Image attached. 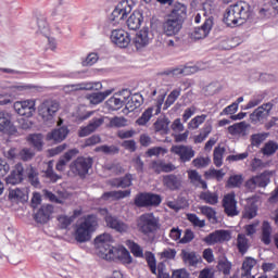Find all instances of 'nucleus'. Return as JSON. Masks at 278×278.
<instances>
[{"label": "nucleus", "instance_id": "nucleus-6", "mask_svg": "<svg viewBox=\"0 0 278 278\" xmlns=\"http://www.w3.org/2000/svg\"><path fill=\"white\" fill-rule=\"evenodd\" d=\"M109 262H121L122 264H131L134 258H131V253L127 251L125 247L112 248L108 251L106 257Z\"/></svg>", "mask_w": 278, "mask_h": 278}, {"label": "nucleus", "instance_id": "nucleus-18", "mask_svg": "<svg viewBox=\"0 0 278 278\" xmlns=\"http://www.w3.org/2000/svg\"><path fill=\"white\" fill-rule=\"evenodd\" d=\"M237 205H238V202L236 201L235 192L228 193L224 197L223 207H224V212H225V214H227V216L233 217V216H238V214H240V212H238Z\"/></svg>", "mask_w": 278, "mask_h": 278}, {"label": "nucleus", "instance_id": "nucleus-59", "mask_svg": "<svg viewBox=\"0 0 278 278\" xmlns=\"http://www.w3.org/2000/svg\"><path fill=\"white\" fill-rule=\"evenodd\" d=\"M94 114V111H85V112H80L77 113L75 115V123H84V121H88V118H90V116H92Z\"/></svg>", "mask_w": 278, "mask_h": 278}, {"label": "nucleus", "instance_id": "nucleus-24", "mask_svg": "<svg viewBox=\"0 0 278 278\" xmlns=\"http://www.w3.org/2000/svg\"><path fill=\"white\" fill-rule=\"evenodd\" d=\"M0 116V131L8 134L9 136H18V129L8 117H5V112L1 113Z\"/></svg>", "mask_w": 278, "mask_h": 278}, {"label": "nucleus", "instance_id": "nucleus-15", "mask_svg": "<svg viewBox=\"0 0 278 278\" xmlns=\"http://www.w3.org/2000/svg\"><path fill=\"white\" fill-rule=\"evenodd\" d=\"M122 98L112 97L106 101V106L109 110L116 112L123 108V105L129 103V99H131V91L124 89L121 92Z\"/></svg>", "mask_w": 278, "mask_h": 278}, {"label": "nucleus", "instance_id": "nucleus-50", "mask_svg": "<svg viewBox=\"0 0 278 278\" xmlns=\"http://www.w3.org/2000/svg\"><path fill=\"white\" fill-rule=\"evenodd\" d=\"M10 201H25V191L16 188L9 191Z\"/></svg>", "mask_w": 278, "mask_h": 278}, {"label": "nucleus", "instance_id": "nucleus-1", "mask_svg": "<svg viewBox=\"0 0 278 278\" xmlns=\"http://www.w3.org/2000/svg\"><path fill=\"white\" fill-rule=\"evenodd\" d=\"M99 228V218L94 214L87 215L74 228V239L78 244L92 240V233Z\"/></svg>", "mask_w": 278, "mask_h": 278}, {"label": "nucleus", "instance_id": "nucleus-62", "mask_svg": "<svg viewBox=\"0 0 278 278\" xmlns=\"http://www.w3.org/2000/svg\"><path fill=\"white\" fill-rule=\"evenodd\" d=\"M35 155L36 154L34 153V151L28 148H24L20 152V157L21 160H23V162H29V160H31Z\"/></svg>", "mask_w": 278, "mask_h": 278}, {"label": "nucleus", "instance_id": "nucleus-43", "mask_svg": "<svg viewBox=\"0 0 278 278\" xmlns=\"http://www.w3.org/2000/svg\"><path fill=\"white\" fill-rule=\"evenodd\" d=\"M96 153H104L105 155H117L121 152V149L116 146H99L94 149Z\"/></svg>", "mask_w": 278, "mask_h": 278}, {"label": "nucleus", "instance_id": "nucleus-52", "mask_svg": "<svg viewBox=\"0 0 278 278\" xmlns=\"http://www.w3.org/2000/svg\"><path fill=\"white\" fill-rule=\"evenodd\" d=\"M212 27H214V16H210L208 18H206L203 25L199 27V29H201L204 35L210 36Z\"/></svg>", "mask_w": 278, "mask_h": 278}, {"label": "nucleus", "instance_id": "nucleus-49", "mask_svg": "<svg viewBox=\"0 0 278 278\" xmlns=\"http://www.w3.org/2000/svg\"><path fill=\"white\" fill-rule=\"evenodd\" d=\"M205 118H207V115L205 114L193 117L188 124V129H199V125H203Z\"/></svg>", "mask_w": 278, "mask_h": 278}, {"label": "nucleus", "instance_id": "nucleus-34", "mask_svg": "<svg viewBox=\"0 0 278 278\" xmlns=\"http://www.w3.org/2000/svg\"><path fill=\"white\" fill-rule=\"evenodd\" d=\"M112 188H129L131 186V175L126 174L123 178H113L110 180Z\"/></svg>", "mask_w": 278, "mask_h": 278}, {"label": "nucleus", "instance_id": "nucleus-10", "mask_svg": "<svg viewBox=\"0 0 278 278\" xmlns=\"http://www.w3.org/2000/svg\"><path fill=\"white\" fill-rule=\"evenodd\" d=\"M58 3L51 12V17L53 21H59L60 23H71L73 21V14L68 7L64 5V0H58Z\"/></svg>", "mask_w": 278, "mask_h": 278}, {"label": "nucleus", "instance_id": "nucleus-38", "mask_svg": "<svg viewBox=\"0 0 278 278\" xmlns=\"http://www.w3.org/2000/svg\"><path fill=\"white\" fill-rule=\"evenodd\" d=\"M278 151V143L277 141L269 140L267 141L264 147L261 149V153L263 155H266L267 157H270V155H275Z\"/></svg>", "mask_w": 278, "mask_h": 278}, {"label": "nucleus", "instance_id": "nucleus-55", "mask_svg": "<svg viewBox=\"0 0 278 278\" xmlns=\"http://www.w3.org/2000/svg\"><path fill=\"white\" fill-rule=\"evenodd\" d=\"M200 211L208 220H216V211L212 206H201Z\"/></svg>", "mask_w": 278, "mask_h": 278}, {"label": "nucleus", "instance_id": "nucleus-13", "mask_svg": "<svg viewBox=\"0 0 278 278\" xmlns=\"http://www.w3.org/2000/svg\"><path fill=\"white\" fill-rule=\"evenodd\" d=\"M230 9L235 18H237V25H244L247 21L251 18V7L243 5L242 3L231 4Z\"/></svg>", "mask_w": 278, "mask_h": 278}, {"label": "nucleus", "instance_id": "nucleus-47", "mask_svg": "<svg viewBox=\"0 0 278 278\" xmlns=\"http://www.w3.org/2000/svg\"><path fill=\"white\" fill-rule=\"evenodd\" d=\"M43 176H46L47 179H50V181H52V184H55L58 181V179H62V176L55 174V172L53 170L52 162L48 163V168H47V170L43 172Z\"/></svg>", "mask_w": 278, "mask_h": 278}, {"label": "nucleus", "instance_id": "nucleus-19", "mask_svg": "<svg viewBox=\"0 0 278 278\" xmlns=\"http://www.w3.org/2000/svg\"><path fill=\"white\" fill-rule=\"evenodd\" d=\"M25 179V168L23 164L17 163L14 169L10 173V175L5 178L8 186H18Z\"/></svg>", "mask_w": 278, "mask_h": 278}, {"label": "nucleus", "instance_id": "nucleus-42", "mask_svg": "<svg viewBox=\"0 0 278 278\" xmlns=\"http://www.w3.org/2000/svg\"><path fill=\"white\" fill-rule=\"evenodd\" d=\"M200 200L205 201L208 205H216V203H218V193H212V191H202L200 193Z\"/></svg>", "mask_w": 278, "mask_h": 278}, {"label": "nucleus", "instance_id": "nucleus-60", "mask_svg": "<svg viewBox=\"0 0 278 278\" xmlns=\"http://www.w3.org/2000/svg\"><path fill=\"white\" fill-rule=\"evenodd\" d=\"M126 247H128L130 253H132L135 257H140V245H138V243L131 240H126Z\"/></svg>", "mask_w": 278, "mask_h": 278}, {"label": "nucleus", "instance_id": "nucleus-29", "mask_svg": "<svg viewBox=\"0 0 278 278\" xmlns=\"http://www.w3.org/2000/svg\"><path fill=\"white\" fill-rule=\"evenodd\" d=\"M257 265V261L251 256H247L242 263L241 270L243 273L241 274V278H255V276L251 275V270L255 268Z\"/></svg>", "mask_w": 278, "mask_h": 278}, {"label": "nucleus", "instance_id": "nucleus-64", "mask_svg": "<svg viewBox=\"0 0 278 278\" xmlns=\"http://www.w3.org/2000/svg\"><path fill=\"white\" fill-rule=\"evenodd\" d=\"M172 278H190V273L186 269H176L172 274Z\"/></svg>", "mask_w": 278, "mask_h": 278}, {"label": "nucleus", "instance_id": "nucleus-35", "mask_svg": "<svg viewBox=\"0 0 278 278\" xmlns=\"http://www.w3.org/2000/svg\"><path fill=\"white\" fill-rule=\"evenodd\" d=\"M26 176L28 177V181L34 188H40V178H38V169L34 166H28L25 169Z\"/></svg>", "mask_w": 278, "mask_h": 278}, {"label": "nucleus", "instance_id": "nucleus-45", "mask_svg": "<svg viewBox=\"0 0 278 278\" xmlns=\"http://www.w3.org/2000/svg\"><path fill=\"white\" fill-rule=\"evenodd\" d=\"M243 181L244 178L242 177V175H232L228 178L226 186L227 188H240Z\"/></svg>", "mask_w": 278, "mask_h": 278}, {"label": "nucleus", "instance_id": "nucleus-58", "mask_svg": "<svg viewBox=\"0 0 278 278\" xmlns=\"http://www.w3.org/2000/svg\"><path fill=\"white\" fill-rule=\"evenodd\" d=\"M256 187L266 188L268 186V179L266 178V172L261 175L253 176Z\"/></svg>", "mask_w": 278, "mask_h": 278}, {"label": "nucleus", "instance_id": "nucleus-44", "mask_svg": "<svg viewBox=\"0 0 278 278\" xmlns=\"http://www.w3.org/2000/svg\"><path fill=\"white\" fill-rule=\"evenodd\" d=\"M223 155H225V148L216 147L213 152V162L217 168L223 166Z\"/></svg>", "mask_w": 278, "mask_h": 278}, {"label": "nucleus", "instance_id": "nucleus-16", "mask_svg": "<svg viewBox=\"0 0 278 278\" xmlns=\"http://www.w3.org/2000/svg\"><path fill=\"white\" fill-rule=\"evenodd\" d=\"M111 42L119 47V49H127L131 42V38L129 37V33L123 29H114L111 33Z\"/></svg>", "mask_w": 278, "mask_h": 278}, {"label": "nucleus", "instance_id": "nucleus-22", "mask_svg": "<svg viewBox=\"0 0 278 278\" xmlns=\"http://www.w3.org/2000/svg\"><path fill=\"white\" fill-rule=\"evenodd\" d=\"M170 152L179 155L180 162H190L194 157V150L188 146H173Z\"/></svg>", "mask_w": 278, "mask_h": 278}, {"label": "nucleus", "instance_id": "nucleus-14", "mask_svg": "<svg viewBox=\"0 0 278 278\" xmlns=\"http://www.w3.org/2000/svg\"><path fill=\"white\" fill-rule=\"evenodd\" d=\"M94 247L98 248L99 253L103 260L108 256V251H112L114 247L110 245L112 242V235L104 232L94 239Z\"/></svg>", "mask_w": 278, "mask_h": 278}, {"label": "nucleus", "instance_id": "nucleus-51", "mask_svg": "<svg viewBox=\"0 0 278 278\" xmlns=\"http://www.w3.org/2000/svg\"><path fill=\"white\" fill-rule=\"evenodd\" d=\"M59 225L61 229H68L71 225H73V220H75L74 216H66V215H61L58 217Z\"/></svg>", "mask_w": 278, "mask_h": 278}, {"label": "nucleus", "instance_id": "nucleus-23", "mask_svg": "<svg viewBox=\"0 0 278 278\" xmlns=\"http://www.w3.org/2000/svg\"><path fill=\"white\" fill-rule=\"evenodd\" d=\"M52 214H53V205L46 204L40 206V208L35 214L34 218L36 223H39L40 225H47V223L51 220Z\"/></svg>", "mask_w": 278, "mask_h": 278}, {"label": "nucleus", "instance_id": "nucleus-41", "mask_svg": "<svg viewBox=\"0 0 278 278\" xmlns=\"http://www.w3.org/2000/svg\"><path fill=\"white\" fill-rule=\"evenodd\" d=\"M273 233V227H270V223L268 222H263V228H262V242L268 247L270 244L271 239L270 235Z\"/></svg>", "mask_w": 278, "mask_h": 278}, {"label": "nucleus", "instance_id": "nucleus-54", "mask_svg": "<svg viewBox=\"0 0 278 278\" xmlns=\"http://www.w3.org/2000/svg\"><path fill=\"white\" fill-rule=\"evenodd\" d=\"M153 37L149 36V27H144L140 30V47H147L151 42Z\"/></svg>", "mask_w": 278, "mask_h": 278}, {"label": "nucleus", "instance_id": "nucleus-4", "mask_svg": "<svg viewBox=\"0 0 278 278\" xmlns=\"http://www.w3.org/2000/svg\"><path fill=\"white\" fill-rule=\"evenodd\" d=\"M144 257L152 275H157L156 278H170V274L166 273V264L164 262L157 263L155 254L146 252Z\"/></svg>", "mask_w": 278, "mask_h": 278}, {"label": "nucleus", "instance_id": "nucleus-11", "mask_svg": "<svg viewBox=\"0 0 278 278\" xmlns=\"http://www.w3.org/2000/svg\"><path fill=\"white\" fill-rule=\"evenodd\" d=\"M13 109L20 116L31 118L36 114V100L16 101Z\"/></svg>", "mask_w": 278, "mask_h": 278}, {"label": "nucleus", "instance_id": "nucleus-57", "mask_svg": "<svg viewBox=\"0 0 278 278\" xmlns=\"http://www.w3.org/2000/svg\"><path fill=\"white\" fill-rule=\"evenodd\" d=\"M153 117V106L148 108L140 116V125L144 126Z\"/></svg>", "mask_w": 278, "mask_h": 278}, {"label": "nucleus", "instance_id": "nucleus-7", "mask_svg": "<svg viewBox=\"0 0 278 278\" xmlns=\"http://www.w3.org/2000/svg\"><path fill=\"white\" fill-rule=\"evenodd\" d=\"M129 12H131V4H129V0H122L113 10L109 20L113 25H118L121 21H125V18H127V14H129Z\"/></svg>", "mask_w": 278, "mask_h": 278}, {"label": "nucleus", "instance_id": "nucleus-31", "mask_svg": "<svg viewBox=\"0 0 278 278\" xmlns=\"http://www.w3.org/2000/svg\"><path fill=\"white\" fill-rule=\"evenodd\" d=\"M27 142L34 148L35 151H42V147H45L42 134L28 135Z\"/></svg>", "mask_w": 278, "mask_h": 278}, {"label": "nucleus", "instance_id": "nucleus-26", "mask_svg": "<svg viewBox=\"0 0 278 278\" xmlns=\"http://www.w3.org/2000/svg\"><path fill=\"white\" fill-rule=\"evenodd\" d=\"M186 16H188V7L184 3L177 2L169 14V17L184 23V21H186Z\"/></svg>", "mask_w": 278, "mask_h": 278}, {"label": "nucleus", "instance_id": "nucleus-32", "mask_svg": "<svg viewBox=\"0 0 278 278\" xmlns=\"http://www.w3.org/2000/svg\"><path fill=\"white\" fill-rule=\"evenodd\" d=\"M112 94V90H105L104 92H93L87 96L88 101H90L91 105H99V103H103L104 99H108Z\"/></svg>", "mask_w": 278, "mask_h": 278}, {"label": "nucleus", "instance_id": "nucleus-61", "mask_svg": "<svg viewBox=\"0 0 278 278\" xmlns=\"http://www.w3.org/2000/svg\"><path fill=\"white\" fill-rule=\"evenodd\" d=\"M257 216V206L251 205L245 207L243 213V218H249V220L255 218Z\"/></svg>", "mask_w": 278, "mask_h": 278}, {"label": "nucleus", "instance_id": "nucleus-46", "mask_svg": "<svg viewBox=\"0 0 278 278\" xmlns=\"http://www.w3.org/2000/svg\"><path fill=\"white\" fill-rule=\"evenodd\" d=\"M38 31L43 36H49V23L47 22V17L43 15L37 18Z\"/></svg>", "mask_w": 278, "mask_h": 278}, {"label": "nucleus", "instance_id": "nucleus-17", "mask_svg": "<svg viewBox=\"0 0 278 278\" xmlns=\"http://www.w3.org/2000/svg\"><path fill=\"white\" fill-rule=\"evenodd\" d=\"M162 195L153 192L140 193V207H160Z\"/></svg>", "mask_w": 278, "mask_h": 278}, {"label": "nucleus", "instance_id": "nucleus-20", "mask_svg": "<svg viewBox=\"0 0 278 278\" xmlns=\"http://www.w3.org/2000/svg\"><path fill=\"white\" fill-rule=\"evenodd\" d=\"M163 186L167 190H170V192H177L181 190V176L180 175H175V174H168L163 176Z\"/></svg>", "mask_w": 278, "mask_h": 278}, {"label": "nucleus", "instance_id": "nucleus-25", "mask_svg": "<svg viewBox=\"0 0 278 278\" xmlns=\"http://www.w3.org/2000/svg\"><path fill=\"white\" fill-rule=\"evenodd\" d=\"M66 136H68V127L62 126L59 129H54L51 132H48L47 140L48 142H62L66 140Z\"/></svg>", "mask_w": 278, "mask_h": 278}, {"label": "nucleus", "instance_id": "nucleus-2", "mask_svg": "<svg viewBox=\"0 0 278 278\" xmlns=\"http://www.w3.org/2000/svg\"><path fill=\"white\" fill-rule=\"evenodd\" d=\"M92 164H94V159L91 156H78L70 164V170L76 177H80V179H86V175L92 168Z\"/></svg>", "mask_w": 278, "mask_h": 278}, {"label": "nucleus", "instance_id": "nucleus-3", "mask_svg": "<svg viewBox=\"0 0 278 278\" xmlns=\"http://www.w3.org/2000/svg\"><path fill=\"white\" fill-rule=\"evenodd\" d=\"M59 111L60 102L51 99L45 100L38 108L39 116H41L42 121L46 123L53 121Z\"/></svg>", "mask_w": 278, "mask_h": 278}, {"label": "nucleus", "instance_id": "nucleus-9", "mask_svg": "<svg viewBox=\"0 0 278 278\" xmlns=\"http://www.w3.org/2000/svg\"><path fill=\"white\" fill-rule=\"evenodd\" d=\"M127 26L130 31H135L132 45L136 51H140V11L136 10L127 20Z\"/></svg>", "mask_w": 278, "mask_h": 278}, {"label": "nucleus", "instance_id": "nucleus-40", "mask_svg": "<svg viewBox=\"0 0 278 278\" xmlns=\"http://www.w3.org/2000/svg\"><path fill=\"white\" fill-rule=\"evenodd\" d=\"M269 114H266L264 111V106H258L250 114L251 123H260V121H264V118H268Z\"/></svg>", "mask_w": 278, "mask_h": 278}, {"label": "nucleus", "instance_id": "nucleus-30", "mask_svg": "<svg viewBox=\"0 0 278 278\" xmlns=\"http://www.w3.org/2000/svg\"><path fill=\"white\" fill-rule=\"evenodd\" d=\"M131 194V190H124V191H106L102 194L103 201H121V199H127Z\"/></svg>", "mask_w": 278, "mask_h": 278}, {"label": "nucleus", "instance_id": "nucleus-21", "mask_svg": "<svg viewBox=\"0 0 278 278\" xmlns=\"http://www.w3.org/2000/svg\"><path fill=\"white\" fill-rule=\"evenodd\" d=\"M181 27H184V23L170 16L163 23V31L166 36H175V34H179Z\"/></svg>", "mask_w": 278, "mask_h": 278}, {"label": "nucleus", "instance_id": "nucleus-63", "mask_svg": "<svg viewBox=\"0 0 278 278\" xmlns=\"http://www.w3.org/2000/svg\"><path fill=\"white\" fill-rule=\"evenodd\" d=\"M264 140H266V135L264 134H254L251 136L252 147H260V144H262Z\"/></svg>", "mask_w": 278, "mask_h": 278}, {"label": "nucleus", "instance_id": "nucleus-33", "mask_svg": "<svg viewBox=\"0 0 278 278\" xmlns=\"http://www.w3.org/2000/svg\"><path fill=\"white\" fill-rule=\"evenodd\" d=\"M180 257L185 264L188 266H197L199 264V256H197V252H188L186 250H181Z\"/></svg>", "mask_w": 278, "mask_h": 278}, {"label": "nucleus", "instance_id": "nucleus-36", "mask_svg": "<svg viewBox=\"0 0 278 278\" xmlns=\"http://www.w3.org/2000/svg\"><path fill=\"white\" fill-rule=\"evenodd\" d=\"M197 73V66L180 65L166 72V75H192Z\"/></svg>", "mask_w": 278, "mask_h": 278}, {"label": "nucleus", "instance_id": "nucleus-39", "mask_svg": "<svg viewBox=\"0 0 278 278\" xmlns=\"http://www.w3.org/2000/svg\"><path fill=\"white\" fill-rule=\"evenodd\" d=\"M237 249L241 255H244L247 251H249V239H247V235L239 233L237 237Z\"/></svg>", "mask_w": 278, "mask_h": 278}, {"label": "nucleus", "instance_id": "nucleus-27", "mask_svg": "<svg viewBox=\"0 0 278 278\" xmlns=\"http://www.w3.org/2000/svg\"><path fill=\"white\" fill-rule=\"evenodd\" d=\"M151 168L160 175V173H173L175 170V165L173 163H166L163 160L152 161Z\"/></svg>", "mask_w": 278, "mask_h": 278}, {"label": "nucleus", "instance_id": "nucleus-48", "mask_svg": "<svg viewBox=\"0 0 278 278\" xmlns=\"http://www.w3.org/2000/svg\"><path fill=\"white\" fill-rule=\"evenodd\" d=\"M109 127L121 129V127H127V118L125 117H112L109 123Z\"/></svg>", "mask_w": 278, "mask_h": 278}, {"label": "nucleus", "instance_id": "nucleus-28", "mask_svg": "<svg viewBox=\"0 0 278 278\" xmlns=\"http://www.w3.org/2000/svg\"><path fill=\"white\" fill-rule=\"evenodd\" d=\"M168 125H170V119H168V117L164 116L163 118H157L153 124L155 134L168 136L170 134Z\"/></svg>", "mask_w": 278, "mask_h": 278}, {"label": "nucleus", "instance_id": "nucleus-8", "mask_svg": "<svg viewBox=\"0 0 278 278\" xmlns=\"http://www.w3.org/2000/svg\"><path fill=\"white\" fill-rule=\"evenodd\" d=\"M202 240L207 247H214V244H223V242H229V240H231V231L225 229L215 230L208 233Z\"/></svg>", "mask_w": 278, "mask_h": 278}, {"label": "nucleus", "instance_id": "nucleus-56", "mask_svg": "<svg viewBox=\"0 0 278 278\" xmlns=\"http://www.w3.org/2000/svg\"><path fill=\"white\" fill-rule=\"evenodd\" d=\"M264 101V94H257L254 96L253 99H251L248 104L244 106V110H251L253 108H257L260 103Z\"/></svg>", "mask_w": 278, "mask_h": 278}, {"label": "nucleus", "instance_id": "nucleus-53", "mask_svg": "<svg viewBox=\"0 0 278 278\" xmlns=\"http://www.w3.org/2000/svg\"><path fill=\"white\" fill-rule=\"evenodd\" d=\"M99 62V54L91 52L87 55L86 59L81 61L83 66H93V64H97Z\"/></svg>", "mask_w": 278, "mask_h": 278}, {"label": "nucleus", "instance_id": "nucleus-5", "mask_svg": "<svg viewBox=\"0 0 278 278\" xmlns=\"http://www.w3.org/2000/svg\"><path fill=\"white\" fill-rule=\"evenodd\" d=\"M140 231L144 233V236H149V233H155L157 229H160V219L155 217L153 213H146L140 216Z\"/></svg>", "mask_w": 278, "mask_h": 278}, {"label": "nucleus", "instance_id": "nucleus-37", "mask_svg": "<svg viewBox=\"0 0 278 278\" xmlns=\"http://www.w3.org/2000/svg\"><path fill=\"white\" fill-rule=\"evenodd\" d=\"M223 22L227 25V27H238V20L233 15V11L231 5H229L224 13Z\"/></svg>", "mask_w": 278, "mask_h": 278}, {"label": "nucleus", "instance_id": "nucleus-12", "mask_svg": "<svg viewBox=\"0 0 278 278\" xmlns=\"http://www.w3.org/2000/svg\"><path fill=\"white\" fill-rule=\"evenodd\" d=\"M102 212L105 214L104 220L106 223V227L114 229L118 233H127V231H129V226L125 224V222L118 219V217L108 212V208L102 210Z\"/></svg>", "mask_w": 278, "mask_h": 278}]
</instances>
